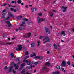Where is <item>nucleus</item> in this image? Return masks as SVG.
Returning <instances> with one entry per match:
<instances>
[{
  "label": "nucleus",
  "instance_id": "obj_1",
  "mask_svg": "<svg viewBox=\"0 0 74 74\" xmlns=\"http://www.w3.org/2000/svg\"><path fill=\"white\" fill-rule=\"evenodd\" d=\"M44 30L46 31L47 34H49L50 33V30L47 27H45L44 28Z\"/></svg>",
  "mask_w": 74,
  "mask_h": 74
},
{
  "label": "nucleus",
  "instance_id": "obj_2",
  "mask_svg": "<svg viewBox=\"0 0 74 74\" xmlns=\"http://www.w3.org/2000/svg\"><path fill=\"white\" fill-rule=\"evenodd\" d=\"M18 48H16V51H21L22 48V45H18L17 46Z\"/></svg>",
  "mask_w": 74,
  "mask_h": 74
},
{
  "label": "nucleus",
  "instance_id": "obj_3",
  "mask_svg": "<svg viewBox=\"0 0 74 74\" xmlns=\"http://www.w3.org/2000/svg\"><path fill=\"white\" fill-rule=\"evenodd\" d=\"M48 70H49V69L47 68L46 66L43 67L42 69V71H48Z\"/></svg>",
  "mask_w": 74,
  "mask_h": 74
},
{
  "label": "nucleus",
  "instance_id": "obj_4",
  "mask_svg": "<svg viewBox=\"0 0 74 74\" xmlns=\"http://www.w3.org/2000/svg\"><path fill=\"white\" fill-rule=\"evenodd\" d=\"M66 65V62L64 61H63L61 63V66L63 67H65Z\"/></svg>",
  "mask_w": 74,
  "mask_h": 74
},
{
  "label": "nucleus",
  "instance_id": "obj_5",
  "mask_svg": "<svg viewBox=\"0 0 74 74\" xmlns=\"http://www.w3.org/2000/svg\"><path fill=\"white\" fill-rule=\"evenodd\" d=\"M21 67L18 69V70L20 71V70H21L22 69H23V67H25V63H22L20 65Z\"/></svg>",
  "mask_w": 74,
  "mask_h": 74
},
{
  "label": "nucleus",
  "instance_id": "obj_6",
  "mask_svg": "<svg viewBox=\"0 0 74 74\" xmlns=\"http://www.w3.org/2000/svg\"><path fill=\"white\" fill-rule=\"evenodd\" d=\"M45 40L47 42H49V38L48 36H46L45 38L43 39V41Z\"/></svg>",
  "mask_w": 74,
  "mask_h": 74
},
{
  "label": "nucleus",
  "instance_id": "obj_7",
  "mask_svg": "<svg viewBox=\"0 0 74 74\" xmlns=\"http://www.w3.org/2000/svg\"><path fill=\"white\" fill-rule=\"evenodd\" d=\"M37 21H38V23L40 25L41 22V18H40L39 17H38L37 18Z\"/></svg>",
  "mask_w": 74,
  "mask_h": 74
},
{
  "label": "nucleus",
  "instance_id": "obj_8",
  "mask_svg": "<svg viewBox=\"0 0 74 74\" xmlns=\"http://www.w3.org/2000/svg\"><path fill=\"white\" fill-rule=\"evenodd\" d=\"M61 8H63V9H64L62 10V12H65L66 11V9L67 8V7H65L64 6H62L61 7Z\"/></svg>",
  "mask_w": 74,
  "mask_h": 74
},
{
  "label": "nucleus",
  "instance_id": "obj_9",
  "mask_svg": "<svg viewBox=\"0 0 74 74\" xmlns=\"http://www.w3.org/2000/svg\"><path fill=\"white\" fill-rule=\"evenodd\" d=\"M34 58H37V59H38L39 60H41L42 59V56H37L36 57H35Z\"/></svg>",
  "mask_w": 74,
  "mask_h": 74
},
{
  "label": "nucleus",
  "instance_id": "obj_10",
  "mask_svg": "<svg viewBox=\"0 0 74 74\" xmlns=\"http://www.w3.org/2000/svg\"><path fill=\"white\" fill-rule=\"evenodd\" d=\"M27 38H30L31 37V33L29 32L26 34Z\"/></svg>",
  "mask_w": 74,
  "mask_h": 74
},
{
  "label": "nucleus",
  "instance_id": "obj_11",
  "mask_svg": "<svg viewBox=\"0 0 74 74\" xmlns=\"http://www.w3.org/2000/svg\"><path fill=\"white\" fill-rule=\"evenodd\" d=\"M21 74H26V72L25 71V70L23 69L21 72Z\"/></svg>",
  "mask_w": 74,
  "mask_h": 74
},
{
  "label": "nucleus",
  "instance_id": "obj_12",
  "mask_svg": "<svg viewBox=\"0 0 74 74\" xmlns=\"http://www.w3.org/2000/svg\"><path fill=\"white\" fill-rule=\"evenodd\" d=\"M10 10H11V11H13L14 12V13H16V10L15 9L14 10V9L12 8H10Z\"/></svg>",
  "mask_w": 74,
  "mask_h": 74
},
{
  "label": "nucleus",
  "instance_id": "obj_13",
  "mask_svg": "<svg viewBox=\"0 0 74 74\" xmlns=\"http://www.w3.org/2000/svg\"><path fill=\"white\" fill-rule=\"evenodd\" d=\"M12 68H13V66L9 67V70H8V71H9V72H11V70H12Z\"/></svg>",
  "mask_w": 74,
  "mask_h": 74
},
{
  "label": "nucleus",
  "instance_id": "obj_14",
  "mask_svg": "<svg viewBox=\"0 0 74 74\" xmlns=\"http://www.w3.org/2000/svg\"><path fill=\"white\" fill-rule=\"evenodd\" d=\"M53 46H54V48L56 49H57V45H56L55 43L53 44Z\"/></svg>",
  "mask_w": 74,
  "mask_h": 74
},
{
  "label": "nucleus",
  "instance_id": "obj_15",
  "mask_svg": "<svg viewBox=\"0 0 74 74\" xmlns=\"http://www.w3.org/2000/svg\"><path fill=\"white\" fill-rule=\"evenodd\" d=\"M31 45L32 48H33L34 47V45H35L34 43H32L31 44Z\"/></svg>",
  "mask_w": 74,
  "mask_h": 74
},
{
  "label": "nucleus",
  "instance_id": "obj_16",
  "mask_svg": "<svg viewBox=\"0 0 74 74\" xmlns=\"http://www.w3.org/2000/svg\"><path fill=\"white\" fill-rule=\"evenodd\" d=\"M59 72L58 71H57V72H53L52 73L53 74H60L59 73Z\"/></svg>",
  "mask_w": 74,
  "mask_h": 74
},
{
  "label": "nucleus",
  "instance_id": "obj_17",
  "mask_svg": "<svg viewBox=\"0 0 74 74\" xmlns=\"http://www.w3.org/2000/svg\"><path fill=\"white\" fill-rule=\"evenodd\" d=\"M32 64L31 63V61H29L27 63V65H31Z\"/></svg>",
  "mask_w": 74,
  "mask_h": 74
},
{
  "label": "nucleus",
  "instance_id": "obj_18",
  "mask_svg": "<svg viewBox=\"0 0 74 74\" xmlns=\"http://www.w3.org/2000/svg\"><path fill=\"white\" fill-rule=\"evenodd\" d=\"M22 18V16H19L17 17V19H21Z\"/></svg>",
  "mask_w": 74,
  "mask_h": 74
},
{
  "label": "nucleus",
  "instance_id": "obj_19",
  "mask_svg": "<svg viewBox=\"0 0 74 74\" xmlns=\"http://www.w3.org/2000/svg\"><path fill=\"white\" fill-rule=\"evenodd\" d=\"M5 20H6L7 21H10V17H7L6 18Z\"/></svg>",
  "mask_w": 74,
  "mask_h": 74
},
{
  "label": "nucleus",
  "instance_id": "obj_20",
  "mask_svg": "<svg viewBox=\"0 0 74 74\" xmlns=\"http://www.w3.org/2000/svg\"><path fill=\"white\" fill-rule=\"evenodd\" d=\"M23 37H24V38H27L26 34H25L23 35Z\"/></svg>",
  "mask_w": 74,
  "mask_h": 74
},
{
  "label": "nucleus",
  "instance_id": "obj_21",
  "mask_svg": "<svg viewBox=\"0 0 74 74\" xmlns=\"http://www.w3.org/2000/svg\"><path fill=\"white\" fill-rule=\"evenodd\" d=\"M8 14L9 15V16H11V15L12 14H11V13L10 12H8Z\"/></svg>",
  "mask_w": 74,
  "mask_h": 74
},
{
  "label": "nucleus",
  "instance_id": "obj_22",
  "mask_svg": "<svg viewBox=\"0 0 74 74\" xmlns=\"http://www.w3.org/2000/svg\"><path fill=\"white\" fill-rule=\"evenodd\" d=\"M10 56L12 58H14V54L13 53H12L10 54Z\"/></svg>",
  "mask_w": 74,
  "mask_h": 74
},
{
  "label": "nucleus",
  "instance_id": "obj_23",
  "mask_svg": "<svg viewBox=\"0 0 74 74\" xmlns=\"http://www.w3.org/2000/svg\"><path fill=\"white\" fill-rule=\"evenodd\" d=\"M12 4H13L15 3V4H16V0H15L14 1H12L11 2Z\"/></svg>",
  "mask_w": 74,
  "mask_h": 74
},
{
  "label": "nucleus",
  "instance_id": "obj_24",
  "mask_svg": "<svg viewBox=\"0 0 74 74\" xmlns=\"http://www.w3.org/2000/svg\"><path fill=\"white\" fill-rule=\"evenodd\" d=\"M22 20L23 21H28V19H27L25 18H23Z\"/></svg>",
  "mask_w": 74,
  "mask_h": 74
},
{
  "label": "nucleus",
  "instance_id": "obj_25",
  "mask_svg": "<svg viewBox=\"0 0 74 74\" xmlns=\"http://www.w3.org/2000/svg\"><path fill=\"white\" fill-rule=\"evenodd\" d=\"M17 3H18V4H21V3H22V1H21V0H18Z\"/></svg>",
  "mask_w": 74,
  "mask_h": 74
},
{
  "label": "nucleus",
  "instance_id": "obj_26",
  "mask_svg": "<svg viewBox=\"0 0 74 74\" xmlns=\"http://www.w3.org/2000/svg\"><path fill=\"white\" fill-rule=\"evenodd\" d=\"M16 9L18 11H19V10H20V7L18 6L16 8Z\"/></svg>",
  "mask_w": 74,
  "mask_h": 74
},
{
  "label": "nucleus",
  "instance_id": "obj_27",
  "mask_svg": "<svg viewBox=\"0 0 74 74\" xmlns=\"http://www.w3.org/2000/svg\"><path fill=\"white\" fill-rule=\"evenodd\" d=\"M34 64L35 65H37V64H38V63L37 62H34Z\"/></svg>",
  "mask_w": 74,
  "mask_h": 74
},
{
  "label": "nucleus",
  "instance_id": "obj_28",
  "mask_svg": "<svg viewBox=\"0 0 74 74\" xmlns=\"http://www.w3.org/2000/svg\"><path fill=\"white\" fill-rule=\"evenodd\" d=\"M56 69H60V66L59 65H57L56 66Z\"/></svg>",
  "mask_w": 74,
  "mask_h": 74
},
{
  "label": "nucleus",
  "instance_id": "obj_29",
  "mask_svg": "<svg viewBox=\"0 0 74 74\" xmlns=\"http://www.w3.org/2000/svg\"><path fill=\"white\" fill-rule=\"evenodd\" d=\"M37 42L38 43V45H37V46H39V45H40V41H38Z\"/></svg>",
  "mask_w": 74,
  "mask_h": 74
},
{
  "label": "nucleus",
  "instance_id": "obj_30",
  "mask_svg": "<svg viewBox=\"0 0 74 74\" xmlns=\"http://www.w3.org/2000/svg\"><path fill=\"white\" fill-rule=\"evenodd\" d=\"M67 64L68 65H70V62L69 61H68L67 62Z\"/></svg>",
  "mask_w": 74,
  "mask_h": 74
},
{
  "label": "nucleus",
  "instance_id": "obj_31",
  "mask_svg": "<svg viewBox=\"0 0 74 74\" xmlns=\"http://www.w3.org/2000/svg\"><path fill=\"white\" fill-rule=\"evenodd\" d=\"M28 58H29V56H26L24 58L25 60H26V59H27Z\"/></svg>",
  "mask_w": 74,
  "mask_h": 74
},
{
  "label": "nucleus",
  "instance_id": "obj_32",
  "mask_svg": "<svg viewBox=\"0 0 74 74\" xmlns=\"http://www.w3.org/2000/svg\"><path fill=\"white\" fill-rule=\"evenodd\" d=\"M26 69H28V70H29L30 69V67L29 66H27L26 67Z\"/></svg>",
  "mask_w": 74,
  "mask_h": 74
},
{
  "label": "nucleus",
  "instance_id": "obj_33",
  "mask_svg": "<svg viewBox=\"0 0 74 74\" xmlns=\"http://www.w3.org/2000/svg\"><path fill=\"white\" fill-rule=\"evenodd\" d=\"M43 37H44V36H41L39 37V38L41 39H42V38H43Z\"/></svg>",
  "mask_w": 74,
  "mask_h": 74
},
{
  "label": "nucleus",
  "instance_id": "obj_34",
  "mask_svg": "<svg viewBox=\"0 0 74 74\" xmlns=\"http://www.w3.org/2000/svg\"><path fill=\"white\" fill-rule=\"evenodd\" d=\"M22 24H23V25H25L26 24V22L25 21H22Z\"/></svg>",
  "mask_w": 74,
  "mask_h": 74
},
{
  "label": "nucleus",
  "instance_id": "obj_35",
  "mask_svg": "<svg viewBox=\"0 0 74 74\" xmlns=\"http://www.w3.org/2000/svg\"><path fill=\"white\" fill-rule=\"evenodd\" d=\"M65 33L64 31H63L61 32V34L62 35H63Z\"/></svg>",
  "mask_w": 74,
  "mask_h": 74
},
{
  "label": "nucleus",
  "instance_id": "obj_36",
  "mask_svg": "<svg viewBox=\"0 0 74 74\" xmlns=\"http://www.w3.org/2000/svg\"><path fill=\"white\" fill-rule=\"evenodd\" d=\"M46 65L47 66H49V63L48 62H47L46 63Z\"/></svg>",
  "mask_w": 74,
  "mask_h": 74
},
{
  "label": "nucleus",
  "instance_id": "obj_37",
  "mask_svg": "<svg viewBox=\"0 0 74 74\" xmlns=\"http://www.w3.org/2000/svg\"><path fill=\"white\" fill-rule=\"evenodd\" d=\"M8 6L9 7H12V5L11 4H8Z\"/></svg>",
  "mask_w": 74,
  "mask_h": 74
},
{
  "label": "nucleus",
  "instance_id": "obj_38",
  "mask_svg": "<svg viewBox=\"0 0 74 74\" xmlns=\"http://www.w3.org/2000/svg\"><path fill=\"white\" fill-rule=\"evenodd\" d=\"M29 53H28V51H27L26 52V53L25 54V55H28Z\"/></svg>",
  "mask_w": 74,
  "mask_h": 74
},
{
  "label": "nucleus",
  "instance_id": "obj_39",
  "mask_svg": "<svg viewBox=\"0 0 74 74\" xmlns=\"http://www.w3.org/2000/svg\"><path fill=\"white\" fill-rule=\"evenodd\" d=\"M11 16L12 18H14V17H15V16L14 15H13V14H12Z\"/></svg>",
  "mask_w": 74,
  "mask_h": 74
},
{
  "label": "nucleus",
  "instance_id": "obj_40",
  "mask_svg": "<svg viewBox=\"0 0 74 74\" xmlns=\"http://www.w3.org/2000/svg\"><path fill=\"white\" fill-rule=\"evenodd\" d=\"M31 10L32 12H34V8H31Z\"/></svg>",
  "mask_w": 74,
  "mask_h": 74
},
{
  "label": "nucleus",
  "instance_id": "obj_41",
  "mask_svg": "<svg viewBox=\"0 0 74 74\" xmlns=\"http://www.w3.org/2000/svg\"><path fill=\"white\" fill-rule=\"evenodd\" d=\"M18 30H22V27H19Z\"/></svg>",
  "mask_w": 74,
  "mask_h": 74
},
{
  "label": "nucleus",
  "instance_id": "obj_42",
  "mask_svg": "<svg viewBox=\"0 0 74 74\" xmlns=\"http://www.w3.org/2000/svg\"><path fill=\"white\" fill-rule=\"evenodd\" d=\"M54 14L53 13H52V14L50 15V17H52V16H53Z\"/></svg>",
  "mask_w": 74,
  "mask_h": 74
},
{
  "label": "nucleus",
  "instance_id": "obj_43",
  "mask_svg": "<svg viewBox=\"0 0 74 74\" xmlns=\"http://www.w3.org/2000/svg\"><path fill=\"white\" fill-rule=\"evenodd\" d=\"M8 44V45H10V44H11V43H6L5 44H4V45H7Z\"/></svg>",
  "mask_w": 74,
  "mask_h": 74
},
{
  "label": "nucleus",
  "instance_id": "obj_44",
  "mask_svg": "<svg viewBox=\"0 0 74 74\" xmlns=\"http://www.w3.org/2000/svg\"><path fill=\"white\" fill-rule=\"evenodd\" d=\"M6 23H7V24H8V25H9V24H10V23L9 21H7Z\"/></svg>",
  "mask_w": 74,
  "mask_h": 74
},
{
  "label": "nucleus",
  "instance_id": "obj_45",
  "mask_svg": "<svg viewBox=\"0 0 74 74\" xmlns=\"http://www.w3.org/2000/svg\"><path fill=\"white\" fill-rule=\"evenodd\" d=\"M38 15H39V16H41L42 15V14H41V13H39L38 14Z\"/></svg>",
  "mask_w": 74,
  "mask_h": 74
},
{
  "label": "nucleus",
  "instance_id": "obj_46",
  "mask_svg": "<svg viewBox=\"0 0 74 74\" xmlns=\"http://www.w3.org/2000/svg\"><path fill=\"white\" fill-rule=\"evenodd\" d=\"M12 25V24H9L8 25V27H11V25Z\"/></svg>",
  "mask_w": 74,
  "mask_h": 74
},
{
  "label": "nucleus",
  "instance_id": "obj_47",
  "mask_svg": "<svg viewBox=\"0 0 74 74\" xmlns=\"http://www.w3.org/2000/svg\"><path fill=\"white\" fill-rule=\"evenodd\" d=\"M45 19H41V22H44L45 21Z\"/></svg>",
  "mask_w": 74,
  "mask_h": 74
},
{
  "label": "nucleus",
  "instance_id": "obj_48",
  "mask_svg": "<svg viewBox=\"0 0 74 74\" xmlns=\"http://www.w3.org/2000/svg\"><path fill=\"white\" fill-rule=\"evenodd\" d=\"M20 58V57H19V58H17V60H18V62H19L20 61H19V60H20V58Z\"/></svg>",
  "mask_w": 74,
  "mask_h": 74
},
{
  "label": "nucleus",
  "instance_id": "obj_49",
  "mask_svg": "<svg viewBox=\"0 0 74 74\" xmlns=\"http://www.w3.org/2000/svg\"><path fill=\"white\" fill-rule=\"evenodd\" d=\"M20 26H23L24 27H25V25L22 24L20 25Z\"/></svg>",
  "mask_w": 74,
  "mask_h": 74
},
{
  "label": "nucleus",
  "instance_id": "obj_50",
  "mask_svg": "<svg viewBox=\"0 0 74 74\" xmlns=\"http://www.w3.org/2000/svg\"><path fill=\"white\" fill-rule=\"evenodd\" d=\"M6 11H7V10L6 9H5L3 10L2 12H5Z\"/></svg>",
  "mask_w": 74,
  "mask_h": 74
},
{
  "label": "nucleus",
  "instance_id": "obj_51",
  "mask_svg": "<svg viewBox=\"0 0 74 74\" xmlns=\"http://www.w3.org/2000/svg\"><path fill=\"white\" fill-rule=\"evenodd\" d=\"M4 70L7 69V66H5V67H4Z\"/></svg>",
  "mask_w": 74,
  "mask_h": 74
},
{
  "label": "nucleus",
  "instance_id": "obj_52",
  "mask_svg": "<svg viewBox=\"0 0 74 74\" xmlns=\"http://www.w3.org/2000/svg\"><path fill=\"white\" fill-rule=\"evenodd\" d=\"M5 13H4L2 14L3 16H5Z\"/></svg>",
  "mask_w": 74,
  "mask_h": 74
},
{
  "label": "nucleus",
  "instance_id": "obj_53",
  "mask_svg": "<svg viewBox=\"0 0 74 74\" xmlns=\"http://www.w3.org/2000/svg\"><path fill=\"white\" fill-rule=\"evenodd\" d=\"M7 3H4L3 4V6H5V5H7Z\"/></svg>",
  "mask_w": 74,
  "mask_h": 74
},
{
  "label": "nucleus",
  "instance_id": "obj_54",
  "mask_svg": "<svg viewBox=\"0 0 74 74\" xmlns=\"http://www.w3.org/2000/svg\"><path fill=\"white\" fill-rule=\"evenodd\" d=\"M32 53L33 55V56H36V54L34 53Z\"/></svg>",
  "mask_w": 74,
  "mask_h": 74
},
{
  "label": "nucleus",
  "instance_id": "obj_55",
  "mask_svg": "<svg viewBox=\"0 0 74 74\" xmlns=\"http://www.w3.org/2000/svg\"><path fill=\"white\" fill-rule=\"evenodd\" d=\"M18 67H19L18 66H17V67H16L15 68V70H17V69H18Z\"/></svg>",
  "mask_w": 74,
  "mask_h": 74
},
{
  "label": "nucleus",
  "instance_id": "obj_56",
  "mask_svg": "<svg viewBox=\"0 0 74 74\" xmlns=\"http://www.w3.org/2000/svg\"><path fill=\"white\" fill-rule=\"evenodd\" d=\"M29 61H28V60H25V62H26V63H28Z\"/></svg>",
  "mask_w": 74,
  "mask_h": 74
},
{
  "label": "nucleus",
  "instance_id": "obj_57",
  "mask_svg": "<svg viewBox=\"0 0 74 74\" xmlns=\"http://www.w3.org/2000/svg\"><path fill=\"white\" fill-rule=\"evenodd\" d=\"M15 38H15V37L13 38H12V40H14L15 39Z\"/></svg>",
  "mask_w": 74,
  "mask_h": 74
},
{
  "label": "nucleus",
  "instance_id": "obj_58",
  "mask_svg": "<svg viewBox=\"0 0 74 74\" xmlns=\"http://www.w3.org/2000/svg\"><path fill=\"white\" fill-rule=\"evenodd\" d=\"M13 73H14V74H15L16 73V72H15V71L14 70L13 71Z\"/></svg>",
  "mask_w": 74,
  "mask_h": 74
},
{
  "label": "nucleus",
  "instance_id": "obj_59",
  "mask_svg": "<svg viewBox=\"0 0 74 74\" xmlns=\"http://www.w3.org/2000/svg\"><path fill=\"white\" fill-rule=\"evenodd\" d=\"M34 9H35V11H37V8H35Z\"/></svg>",
  "mask_w": 74,
  "mask_h": 74
},
{
  "label": "nucleus",
  "instance_id": "obj_60",
  "mask_svg": "<svg viewBox=\"0 0 74 74\" xmlns=\"http://www.w3.org/2000/svg\"><path fill=\"white\" fill-rule=\"evenodd\" d=\"M32 67H33V65H32L31 64V69H32Z\"/></svg>",
  "mask_w": 74,
  "mask_h": 74
},
{
  "label": "nucleus",
  "instance_id": "obj_61",
  "mask_svg": "<svg viewBox=\"0 0 74 74\" xmlns=\"http://www.w3.org/2000/svg\"><path fill=\"white\" fill-rule=\"evenodd\" d=\"M20 63H21V62L20 61H19L17 63V64H20Z\"/></svg>",
  "mask_w": 74,
  "mask_h": 74
},
{
  "label": "nucleus",
  "instance_id": "obj_62",
  "mask_svg": "<svg viewBox=\"0 0 74 74\" xmlns=\"http://www.w3.org/2000/svg\"><path fill=\"white\" fill-rule=\"evenodd\" d=\"M2 18H3V19L5 18V16H3L2 17Z\"/></svg>",
  "mask_w": 74,
  "mask_h": 74
},
{
  "label": "nucleus",
  "instance_id": "obj_63",
  "mask_svg": "<svg viewBox=\"0 0 74 74\" xmlns=\"http://www.w3.org/2000/svg\"><path fill=\"white\" fill-rule=\"evenodd\" d=\"M30 56H31V57H33V55L32 54H31Z\"/></svg>",
  "mask_w": 74,
  "mask_h": 74
},
{
  "label": "nucleus",
  "instance_id": "obj_64",
  "mask_svg": "<svg viewBox=\"0 0 74 74\" xmlns=\"http://www.w3.org/2000/svg\"><path fill=\"white\" fill-rule=\"evenodd\" d=\"M28 5H26L25 6V8H28Z\"/></svg>",
  "mask_w": 74,
  "mask_h": 74
}]
</instances>
